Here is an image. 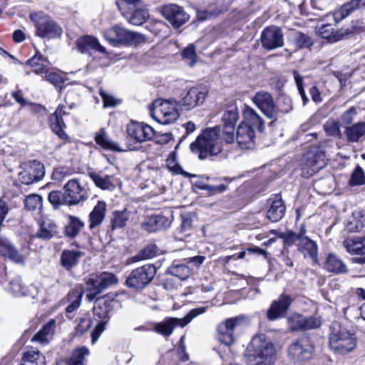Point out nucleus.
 Listing matches in <instances>:
<instances>
[{
	"label": "nucleus",
	"mask_w": 365,
	"mask_h": 365,
	"mask_svg": "<svg viewBox=\"0 0 365 365\" xmlns=\"http://www.w3.org/2000/svg\"><path fill=\"white\" fill-rule=\"evenodd\" d=\"M223 140L220 126L207 128L190 145V149L199 159L204 160L220 153Z\"/></svg>",
	"instance_id": "1"
},
{
	"label": "nucleus",
	"mask_w": 365,
	"mask_h": 365,
	"mask_svg": "<svg viewBox=\"0 0 365 365\" xmlns=\"http://www.w3.org/2000/svg\"><path fill=\"white\" fill-rule=\"evenodd\" d=\"M245 358L249 365H272L276 359L274 345L263 335L255 336L247 347Z\"/></svg>",
	"instance_id": "2"
},
{
	"label": "nucleus",
	"mask_w": 365,
	"mask_h": 365,
	"mask_svg": "<svg viewBox=\"0 0 365 365\" xmlns=\"http://www.w3.org/2000/svg\"><path fill=\"white\" fill-rule=\"evenodd\" d=\"M29 18L35 25V34L37 36L51 39L61 36L62 27L43 11H32Z\"/></svg>",
	"instance_id": "3"
},
{
	"label": "nucleus",
	"mask_w": 365,
	"mask_h": 365,
	"mask_svg": "<svg viewBox=\"0 0 365 365\" xmlns=\"http://www.w3.org/2000/svg\"><path fill=\"white\" fill-rule=\"evenodd\" d=\"M208 307H200L191 309L183 318L166 317L162 322L153 324V330L165 337L170 336L174 329L179 326L183 327L195 317L204 314Z\"/></svg>",
	"instance_id": "4"
},
{
	"label": "nucleus",
	"mask_w": 365,
	"mask_h": 365,
	"mask_svg": "<svg viewBox=\"0 0 365 365\" xmlns=\"http://www.w3.org/2000/svg\"><path fill=\"white\" fill-rule=\"evenodd\" d=\"M104 37L111 45H138L146 41L145 36L140 33L130 31L118 25L107 29Z\"/></svg>",
	"instance_id": "5"
},
{
	"label": "nucleus",
	"mask_w": 365,
	"mask_h": 365,
	"mask_svg": "<svg viewBox=\"0 0 365 365\" xmlns=\"http://www.w3.org/2000/svg\"><path fill=\"white\" fill-rule=\"evenodd\" d=\"M331 328L329 346L333 351L340 354H346L355 347V337L345 328L337 323H334Z\"/></svg>",
	"instance_id": "6"
},
{
	"label": "nucleus",
	"mask_w": 365,
	"mask_h": 365,
	"mask_svg": "<svg viewBox=\"0 0 365 365\" xmlns=\"http://www.w3.org/2000/svg\"><path fill=\"white\" fill-rule=\"evenodd\" d=\"M174 101L158 99L153 103L151 115L156 121L162 124L173 123L179 116L180 108L175 106Z\"/></svg>",
	"instance_id": "7"
},
{
	"label": "nucleus",
	"mask_w": 365,
	"mask_h": 365,
	"mask_svg": "<svg viewBox=\"0 0 365 365\" xmlns=\"http://www.w3.org/2000/svg\"><path fill=\"white\" fill-rule=\"evenodd\" d=\"M156 272V267L153 264H145L133 269L127 277L125 284L130 288L143 289L152 282Z\"/></svg>",
	"instance_id": "8"
},
{
	"label": "nucleus",
	"mask_w": 365,
	"mask_h": 365,
	"mask_svg": "<svg viewBox=\"0 0 365 365\" xmlns=\"http://www.w3.org/2000/svg\"><path fill=\"white\" fill-rule=\"evenodd\" d=\"M127 133L134 143H129L128 148L138 150L141 148L140 143L151 140L155 135L154 129L143 123L131 122L127 127Z\"/></svg>",
	"instance_id": "9"
},
{
	"label": "nucleus",
	"mask_w": 365,
	"mask_h": 365,
	"mask_svg": "<svg viewBox=\"0 0 365 365\" xmlns=\"http://www.w3.org/2000/svg\"><path fill=\"white\" fill-rule=\"evenodd\" d=\"M247 323V319L243 315L229 318L217 326L219 340L225 345L232 344L236 338L235 332Z\"/></svg>",
	"instance_id": "10"
},
{
	"label": "nucleus",
	"mask_w": 365,
	"mask_h": 365,
	"mask_svg": "<svg viewBox=\"0 0 365 365\" xmlns=\"http://www.w3.org/2000/svg\"><path fill=\"white\" fill-rule=\"evenodd\" d=\"M207 89L203 86L192 87L180 101H174L181 110H190L203 103L207 96Z\"/></svg>",
	"instance_id": "11"
},
{
	"label": "nucleus",
	"mask_w": 365,
	"mask_h": 365,
	"mask_svg": "<svg viewBox=\"0 0 365 365\" xmlns=\"http://www.w3.org/2000/svg\"><path fill=\"white\" fill-rule=\"evenodd\" d=\"M238 118L237 107L233 105L227 106L222 117V127H220L224 141L227 143H232L235 140V126Z\"/></svg>",
	"instance_id": "12"
},
{
	"label": "nucleus",
	"mask_w": 365,
	"mask_h": 365,
	"mask_svg": "<svg viewBox=\"0 0 365 365\" xmlns=\"http://www.w3.org/2000/svg\"><path fill=\"white\" fill-rule=\"evenodd\" d=\"M342 245L350 255L361 256L353 257V263L365 264V235L347 237L342 242Z\"/></svg>",
	"instance_id": "13"
},
{
	"label": "nucleus",
	"mask_w": 365,
	"mask_h": 365,
	"mask_svg": "<svg viewBox=\"0 0 365 365\" xmlns=\"http://www.w3.org/2000/svg\"><path fill=\"white\" fill-rule=\"evenodd\" d=\"M67 205H76L88 198L87 190L81 185L78 179L70 180L63 187Z\"/></svg>",
	"instance_id": "14"
},
{
	"label": "nucleus",
	"mask_w": 365,
	"mask_h": 365,
	"mask_svg": "<svg viewBox=\"0 0 365 365\" xmlns=\"http://www.w3.org/2000/svg\"><path fill=\"white\" fill-rule=\"evenodd\" d=\"M252 102L267 118L277 119L275 103L270 93L264 91L257 92L252 98Z\"/></svg>",
	"instance_id": "15"
},
{
	"label": "nucleus",
	"mask_w": 365,
	"mask_h": 365,
	"mask_svg": "<svg viewBox=\"0 0 365 365\" xmlns=\"http://www.w3.org/2000/svg\"><path fill=\"white\" fill-rule=\"evenodd\" d=\"M261 43L263 48L273 50L284 46V35L282 29L276 26L265 28L261 34Z\"/></svg>",
	"instance_id": "16"
},
{
	"label": "nucleus",
	"mask_w": 365,
	"mask_h": 365,
	"mask_svg": "<svg viewBox=\"0 0 365 365\" xmlns=\"http://www.w3.org/2000/svg\"><path fill=\"white\" fill-rule=\"evenodd\" d=\"M161 12L165 19L175 28L180 27L189 19V15L177 4L165 5Z\"/></svg>",
	"instance_id": "17"
},
{
	"label": "nucleus",
	"mask_w": 365,
	"mask_h": 365,
	"mask_svg": "<svg viewBox=\"0 0 365 365\" xmlns=\"http://www.w3.org/2000/svg\"><path fill=\"white\" fill-rule=\"evenodd\" d=\"M45 173L44 165L41 162L33 160L26 169L19 173V178L22 183L30 185L41 180Z\"/></svg>",
	"instance_id": "18"
},
{
	"label": "nucleus",
	"mask_w": 365,
	"mask_h": 365,
	"mask_svg": "<svg viewBox=\"0 0 365 365\" xmlns=\"http://www.w3.org/2000/svg\"><path fill=\"white\" fill-rule=\"evenodd\" d=\"M313 351V348L309 344L305 338L300 339L292 343L288 349L289 356L294 361L309 359Z\"/></svg>",
	"instance_id": "19"
},
{
	"label": "nucleus",
	"mask_w": 365,
	"mask_h": 365,
	"mask_svg": "<svg viewBox=\"0 0 365 365\" xmlns=\"http://www.w3.org/2000/svg\"><path fill=\"white\" fill-rule=\"evenodd\" d=\"M326 158L324 153L309 152L306 155L302 170L307 177L313 175L326 165Z\"/></svg>",
	"instance_id": "20"
},
{
	"label": "nucleus",
	"mask_w": 365,
	"mask_h": 365,
	"mask_svg": "<svg viewBox=\"0 0 365 365\" xmlns=\"http://www.w3.org/2000/svg\"><path fill=\"white\" fill-rule=\"evenodd\" d=\"M292 302L290 296L282 294L277 300L273 301L267 312V317L270 321H274L283 317Z\"/></svg>",
	"instance_id": "21"
},
{
	"label": "nucleus",
	"mask_w": 365,
	"mask_h": 365,
	"mask_svg": "<svg viewBox=\"0 0 365 365\" xmlns=\"http://www.w3.org/2000/svg\"><path fill=\"white\" fill-rule=\"evenodd\" d=\"M68 114L66 111V106H58L56 111L50 116L49 123L51 128L60 138L64 140H67L68 136L64 131L66 127L65 123L63 120V116Z\"/></svg>",
	"instance_id": "22"
},
{
	"label": "nucleus",
	"mask_w": 365,
	"mask_h": 365,
	"mask_svg": "<svg viewBox=\"0 0 365 365\" xmlns=\"http://www.w3.org/2000/svg\"><path fill=\"white\" fill-rule=\"evenodd\" d=\"M255 131L246 125L240 124L237 130L236 140L242 149H252L255 147Z\"/></svg>",
	"instance_id": "23"
},
{
	"label": "nucleus",
	"mask_w": 365,
	"mask_h": 365,
	"mask_svg": "<svg viewBox=\"0 0 365 365\" xmlns=\"http://www.w3.org/2000/svg\"><path fill=\"white\" fill-rule=\"evenodd\" d=\"M170 220L163 215H152L141 224L142 230L152 232L166 229L170 225Z\"/></svg>",
	"instance_id": "24"
},
{
	"label": "nucleus",
	"mask_w": 365,
	"mask_h": 365,
	"mask_svg": "<svg viewBox=\"0 0 365 365\" xmlns=\"http://www.w3.org/2000/svg\"><path fill=\"white\" fill-rule=\"evenodd\" d=\"M242 115L243 120L241 124H245L254 130L257 129L260 132L264 130V121L255 109L245 106L242 111Z\"/></svg>",
	"instance_id": "25"
},
{
	"label": "nucleus",
	"mask_w": 365,
	"mask_h": 365,
	"mask_svg": "<svg viewBox=\"0 0 365 365\" xmlns=\"http://www.w3.org/2000/svg\"><path fill=\"white\" fill-rule=\"evenodd\" d=\"M0 254L16 263H23L24 257L6 237L0 235Z\"/></svg>",
	"instance_id": "26"
},
{
	"label": "nucleus",
	"mask_w": 365,
	"mask_h": 365,
	"mask_svg": "<svg viewBox=\"0 0 365 365\" xmlns=\"http://www.w3.org/2000/svg\"><path fill=\"white\" fill-rule=\"evenodd\" d=\"M106 204L103 201H98L89 214L88 227L91 230L98 227L106 217Z\"/></svg>",
	"instance_id": "27"
},
{
	"label": "nucleus",
	"mask_w": 365,
	"mask_h": 365,
	"mask_svg": "<svg viewBox=\"0 0 365 365\" xmlns=\"http://www.w3.org/2000/svg\"><path fill=\"white\" fill-rule=\"evenodd\" d=\"M82 256L83 252L79 250H64L61 255V264L69 271L78 264Z\"/></svg>",
	"instance_id": "28"
},
{
	"label": "nucleus",
	"mask_w": 365,
	"mask_h": 365,
	"mask_svg": "<svg viewBox=\"0 0 365 365\" xmlns=\"http://www.w3.org/2000/svg\"><path fill=\"white\" fill-rule=\"evenodd\" d=\"M298 250L301 252L305 257H309L314 262L317 260L318 247L316 242L305 235L301 238L298 243Z\"/></svg>",
	"instance_id": "29"
},
{
	"label": "nucleus",
	"mask_w": 365,
	"mask_h": 365,
	"mask_svg": "<svg viewBox=\"0 0 365 365\" xmlns=\"http://www.w3.org/2000/svg\"><path fill=\"white\" fill-rule=\"evenodd\" d=\"M76 45L78 50L82 53L88 52L90 49H94L101 53L106 52L105 48L99 43L96 38L88 36L79 38Z\"/></svg>",
	"instance_id": "30"
},
{
	"label": "nucleus",
	"mask_w": 365,
	"mask_h": 365,
	"mask_svg": "<svg viewBox=\"0 0 365 365\" xmlns=\"http://www.w3.org/2000/svg\"><path fill=\"white\" fill-rule=\"evenodd\" d=\"M267 212V217L273 222L279 221L284 215L285 205L282 200L276 196Z\"/></svg>",
	"instance_id": "31"
},
{
	"label": "nucleus",
	"mask_w": 365,
	"mask_h": 365,
	"mask_svg": "<svg viewBox=\"0 0 365 365\" xmlns=\"http://www.w3.org/2000/svg\"><path fill=\"white\" fill-rule=\"evenodd\" d=\"M324 267L329 272L335 274H342L347 272V267L345 263L334 254H329L324 264Z\"/></svg>",
	"instance_id": "32"
},
{
	"label": "nucleus",
	"mask_w": 365,
	"mask_h": 365,
	"mask_svg": "<svg viewBox=\"0 0 365 365\" xmlns=\"http://www.w3.org/2000/svg\"><path fill=\"white\" fill-rule=\"evenodd\" d=\"M344 134L349 142H358L365 135V122H358L346 126Z\"/></svg>",
	"instance_id": "33"
},
{
	"label": "nucleus",
	"mask_w": 365,
	"mask_h": 365,
	"mask_svg": "<svg viewBox=\"0 0 365 365\" xmlns=\"http://www.w3.org/2000/svg\"><path fill=\"white\" fill-rule=\"evenodd\" d=\"M96 143L102 148L108 150L121 152L123 150L120 148V145L110 140L108 137L106 132L104 129H101L95 136Z\"/></svg>",
	"instance_id": "34"
},
{
	"label": "nucleus",
	"mask_w": 365,
	"mask_h": 365,
	"mask_svg": "<svg viewBox=\"0 0 365 365\" xmlns=\"http://www.w3.org/2000/svg\"><path fill=\"white\" fill-rule=\"evenodd\" d=\"M111 311L110 304L106 301L98 299L93 308L94 316L97 317L101 321L110 319L109 314Z\"/></svg>",
	"instance_id": "35"
},
{
	"label": "nucleus",
	"mask_w": 365,
	"mask_h": 365,
	"mask_svg": "<svg viewBox=\"0 0 365 365\" xmlns=\"http://www.w3.org/2000/svg\"><path fill=\"white\" fill-rule=\"evenodd\" d=\"M361 1L362 0H351L350 2L344 4L334 12V19L335 21L338 22L349 16L352 11L356 9L361 4H365V1Z\"/></svg>",
	"instance_id": "36"
},
{
	"label": "nucleus",
	"mask_w": 365,
	"mask_h": 365,
	"mask_svg": "<svg viewBox=\"0 0 365 365\" xmlns=\"http://www.w3.org/2000/svg\"><path fill=\"white\" fill-rule=\"evenodd\" d=\"M57 232L56 225L50 220H43L40 223V228L36 232V236L43 240H50Z\"/></svg>",
	"instance_id": "37"
},
{
	"label": "nucleus",
	"mask_w": 365,
	"mask_h": 365,
	"mask_svg": "<svg viewBox=\"0 0 365 365\" xmlns=\"http://www.w3.org/2000/svg\"><path fill=\"white\" fill-rule=\"evenodd\" d=\"M89 176L93 180L96 185L102 190H110L115 187L113 177L111 175L91 172L89 173Z\"/></svg>",
	"instance_id": "38"
},
{
	"label": "nucleus",
	"mask_w": 365,
	"mask_h": 365,
	"mask_svg": "<svg viewBox=\"0 0 365 365\" xmlns=\"http://www.w3.org/2000/svg\"><path fill=\"white\" fill-rule=\"evenodd\" d=\"M27 64L31 66L33 72L36 74L46 73L48 71L49 63L48 60L43 58L41 55H35L28 60Z\"/></svg>",
	"instance_id": "39"
},
{
	"label": "nucleus",
	"mask_w": 365,
	"mask_h": 365,
	"mask_svg": "<svg viewBox=\"0 0 365 365\" xmlns=\"http://www.w3.org/2000/svg\"><path fill=\"white\" fill-rule=\"evenodd\" d=\"M55 324L56 322L53 319L48 322L34 335L33 341H38L41 344L47 343L54 333Z\"/></svg>",
	"instance_id": "40"
},
{
	"label": "nucleus",
	"mask_w": 365,
	"mask_h": 365,
	"mask_svg": "<svg viewBox=\"0 0 365 365\" xmlns=\"http://www.w3.org/2000/svg\"><path fill=\"white\" fill-rule=\"evenodd\" d=\"M21 365H46L44 356L38 351L29 350L24 353Z\"/></svg>",
	"instance_id": "41"
},
{
	"label": "nucleus",
	"mask_w": 365,
	"mask_h": 365,
	"mask_svg": "<svg viewBox=\"0 0 365 365\" xmlns=\"http://www.w3.org/2000/svg\"><path fill=\"white\" fill-rule=\"evenodd\" d=\"M86 299L88 302L93 301L96 296L99 294L103 290L101 284L98 279L97 277H91L86 282Z\"/></svg>",
	"instance_id": "42"
},
{
	"label": "nucleus",
	"mask_w": 365,
	"mask_h": 365,
	"mask_svg": "<svg viewBox=\"0 0 365 365\" xmlns=\"http://www.w3.org/2000/svg\"><path fill=\"white\" fill-rule=\"evenodd\" d=\"M84 227V222L78 217L70 215L68 222L65 228V233L68 237H75Z\"/></svg>",
	"instance_id": "43"
},
{
	"label": "nucleus",
	"mask_w": 365,
	"mask_h": 365,
	"mask_svg": "<svg viewBox=\"0 0 365 365\" xmlns=\"http://www.w3.org/2000/svg\"><path fill=\"white\" fill-rule=\"evenodd\" d=\"M89 354V350L85 346L76 349L67 360V365H86V356Z\"/></svg>",
	"instance_id": "44"
},
{
	"label": "nucleus",
	"mask_w": 365,
	"mask_h": 365,
	"mask_svg": "<svg viewBox=\"0 0 365 365\" xmlns=\"http://www.w3.org/2000/svg\"><path fill=\"white\" fill-rule=\"evenodd\" d=\"M317 33L322 38L327 39L329 42L338 41L343 36V34L336 31L331 24L322 25L318 29Z\"/></svg>",
	"instance_id": "45"
},
{
	"label": "nucleus",
	"mask_w": 365,
	"mask_h": 365,
	"mask_svg": "<svg viewBox=\"0 0 365 365\" xmlns=\"http://www.w3.org/2000/svg\"><path fill=\"white\" fill-rule=\"evenodd\" d=\"M9 284L11 291L16 297L31 296L34 298V296L31 293V289L22 284L21 278L19 276H16L11 279Z\"/></svg>",
	"instance_id": "46"
},
{
	"label": "nucleus",
	"mask_w": 365,
	"mask_h": 365,
	"mask_svg": "<svg viewBox=\"0 0 365 365\" xmlns=\"http://www.w3.org/2000/svg\"><path fill=\"white\" fill-rule=\"evenodd\" d=\"M168 272L181 280L187 279L191 274V269L185 264L173 262L168 268Z\"/></svg>",
	"instance_id": "47"
},
{
	"label": "nucleus",
	"mask_w": 365,
	"mask_h": 365,
	"mask_svg": "<svg viewBox=\"0 0 365 365\" xmlns=\"http://www.w3.org/2000/svg\"><path fill=\"white\" fill-rule=\"evenodd\" d=\"M277 111V118L279 113L287 114L293 109L292 101L291 98L287 95L281 94L277 99V104H275Z\"/></svg>",
	"instance_id": "48"
},
{
	"label": "nucleus",
	"mask_w": 365,
	"mask_h": 365,
	"mask_svg": "<svg viewBox=\"0 0 365 365\" xmlns=\"http://www.w3.org/2000/svg\"><path fill=\"white\" fill-rule=\"evenodd\" d=\"M129 219V212L126 209L121 211H114L111 218V228L115 230L124 227Z\"/></svg>",
	"instance_id": "49"
},
{
	"label": "nucleus",
	"mask_w": 365,
	"mask_h": 365,
	"mask_svg": "<svg viewBox=\"0 0 365 365\" xmlns=\"http://www.w3.org/2000/svg\"><path fill=\"white\" fill-rule=\"evenodd\" d=\"M82 292L78 289H74L67 295L66 300L69 304L66 307V312L71 313L76 311L81 303Z\"/></svg>",
	"instance_id": "50"
},
{
	"label": "nucleus",
	"mask_w": 365,
	"mask_h": 365,
	"mask_svg": "<svg viewBox=\"0 0 365 365\" xmlns=\"http://www.w3.org/2000/svg\"><path fill=\"white\" fill-rule=\"evenodd\" d=\"M306 230L304 227H302L299 234L294 233L292 231L281 233L279 237L284 240V242L289 246L294 245L297 241L299 242L301 241L303 235H305Z\"/></svg>",
	"instance_id": "51"
},
{
	"label": "nucleus",
	"mask_w": 365,
	"mask_h": 365,
	"mask_svg": "<svg viewBox=\"0 0 365 365\" xmlns=\"http://www.w3.org/2000/svg\"><path fill=\"white\" fill-rule=\"evenodd\" d=\"M293 41L297 48H309L313 44L311 38L307 34L302 32H295L293 36Z\"/></svg>",
	"instance_id": "52"
},
{
	"label": "nucleus",
	"mask_w": 365,
	"mask_h": 365,
	"mask_svg": "<svg viewBox=\"0 0 365 365\" xmlns=\"http://www.w3.org/2000/svg\"><path fill=\"white\" fill-rule=\"evenodd\" d=\"M167 167L169 170L175 173L182 174L184 176H188L189 174L182 170L180 165L177 161V153L176 151H172L166 160Z\"/></svg>",
	"instance_id": "53"
},
{
	"label": "nucleus",
	"mask_w": 365,
	"mask_h": 365,
	"mask_svg": "<svg viewBox=\"0 0 365 365\" xmlns=\"http://www.w3.org/2000/svg\"><path fill=\"white\" fill-rule=\"evenodd\" d=\"M324 130L327 135L340 138L341 132L338 122L333 119H329L324 125Z\"/></svg>",
	"instance_id": "54"
},
{
	"label": "nucleus",
	"mask_w": 365,
	"mask_h": 365,
	"mask_svg": "<svg viewBox=\"0 0 365 365\" xmlns=\"http://www.w3.org/2000/svg\"><path fill=\"white\" fill-rule=\"evenodd\" d=\"M289 328L292 331L304 330V317L298 314L290 316L287 320Z\"/></svg>",
	"instance_id": "55"
},
{
	"label": "nucleus",
	"mask_w": 365,
	"mask_h": 365,
	"mask_svg": "<svg viewBox=\"0 0 365 365\" xmlns=\"http://www.w3.org/2000/svg\"><path fill=\"white\" fill-rule=\"evenodd\" d=\"M351 186H359L365 185V174L363 169L357 165L351 175L349 180Z\"/></svg>",
	"instance_id": "56"
},
{
	"label": "nucleus",
	"mask_w": 365,
	"mask_h": 365,
	"mask_svg": "<svg viewBox=\"0 0 365 365\" xmlns=\"http://www.w3.org/2000/svg\"><path fill=\"white\" fill-rule=\"evenodd\" d=\"M149 17L147 9H137L130 17L129 21L133 25H142Z\"/></svg>",
	"instance_id": "57"
},
{
	"label": "nucleus",
	"mask_w": 365,
	"mask_h": 365,
	"mask_svg": "<svg viewBox=\"0 0 365 365\" xmlns=\"http://www.w3.org/2000/svg\"><path fill=\"white\" fill-rule=\"evenodd\" d=\"M25 207L30 210H41L42 207V198L40 195L33 194L26 197Z\"/></svg>",
	"instance_id": "58"
},
{
	"label": "nucleus",
	"mask_w": 365,
	"mask_h": 365,
	"mask_svg": "<svg viewBox=\"0 0 365 365\" xmlns=\"http://www.w3.org/2000/svg\"><path fill=\"white\" fill-rule=\"evenodd\" d=\"M182 58L187 61L190 66H193L196 62V53L192 44L186 47L181 53Z\"/></svg>",
	"instance_id": "59"
},
{
	"label": "nucleus",
	"mask_w": 365,
	"mask_h": 365,
	"mask_svg": "<svg viewBox=\"0 0 365 365\" xmlns=\"http://www.w3.org/2000/svg\"><path fill=\"white\" fill-rule=\"evenodd\" d=\"M99 94L101 96L103 102V107H115L120 103V100L115 98L113 96L107 93L102 88L99 90Z\"/></svg>",
	"instance_id": "60"
},
{
	"label": "nucleus",
	"mask_w": 365,
	"mask_h": 365,
	"mask_svg": "<svg viewBox=\"0 0 365 365\" xmlns=\"http://www.w3.org/2000/svg\"><path fill=\"white\" fill-rule=\"evenodd\" d=\"M96 277L103 289L117 282L116 277L112 273L103 272Z\"/></svg>",
	"instance_id": "61"
},
{
	"label": "nucleus",
	"mask_w": 365,
	"mask_h": 365,
	"mask_svg": "<svg viewBox=\"0 0 365 365\" xmlns=\"http://www.w3.org/2000/svg\"><path fill=\"white\" fill-rule=\"evenodd\" d=\"M157 253V246L155 245H148L141 250L139 255L135 257L137 258V260L150 259L155 257Z\"/></svg>",
	"instance_id": "62"
},
{
	"label": "nucleus",
	"mask_w": 365,
	"mask_h": 365,
	"mask_svg": "<svg viewBox=\"0 0 365 365\" xmlns=\"http://www.w3.org/2000/svg\"><path fill=\"white\" fill-rule=\"evenodd\" d=\"M48 200L53 206H58L66 202V193L60 191H51L48 195Z\"/></svg>",
	"instance_id": "63"
},
{
	"label": "nucleus",
	"mask_w": 365,
	"mask_h": 365,
	"mask_svg": "<svg viewBox=\"0 0 365 365\" xmlns=\"http://www.w3.org/2000/svg\"><path fill=\"white\" fill-rule=\"evenodd\" d=\"M293 76L295 80L297 90L302 98L303 104L305 105L309 100L303 88V77L297 71H293Z\"/></svg>",
	"instance_id": "64"
}]
</instances>
